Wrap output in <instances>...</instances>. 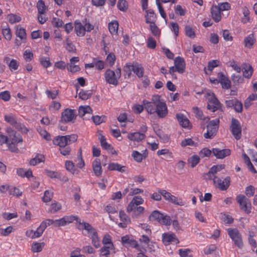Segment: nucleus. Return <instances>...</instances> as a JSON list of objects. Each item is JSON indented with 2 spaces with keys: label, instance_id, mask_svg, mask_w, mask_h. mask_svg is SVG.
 <instances>
[{
  "label": "nucleus",
  "instance_id": "obj_41",
  "mask_svg": "<svg viewBox=\"0 0 257 257\" xmlns=\"http://www.w3.org/2000/svg\"><path fill=\"white\" fill-rule=\"evenodd\" d=\"M44 161V156L42 155H37L35 158L30 160V164L32 166H35L41 162H43Z\"/></svg>",
  "mask_w": 257,
  "mask_h": 257
},
{
  "label": "nucleus",
  "instance_id": "obj_43",
  "mask_svg": "<svg viewBox=\"0 0 257 257\" xmlns=\"http://www.w3.org/2000/svg\"><path fill=\"white\" fill-rule=\"evenodd\" d=\"M8 20L11 24H14L19 22L21 20V18L20 16L11 14L7 16Z\"/></svg>",
  "mask_w": 257,
  "mask_h": 257
},
{
  "label": "nucleus",
  "instance_id": "obj_55",
  "mask_svg": "<svg viewBox=\"0 0 257 257\" xmlns=\"http://www.w3.org/2000/svg\"><path fill=\"white\" fill-rule=\"evenodd\" d=\"M136 210L132 212V217H138L142 214L145 211V208L142 206H139L135 209Z\"/></svg>",
  "mask_w": 257,
  "mask_h": 257
},
{
  "label": "nucleus",
  "instance_id": "obj_29",
  "mask_svg": "<svg viewBox=\"0 0 257 257\" xmlns=\"http://www.w3.org/2000/svg\"><path fill=\"white\" fill-rule=\"evenodd\" d=\"M108 169L111 171L116 170L122 173L125 172L126 167L117 163H112L108 165Z\"/></svg>",
  "mask_w": 257,
  "mask_h": 257
},
{
  "label": "nucleus",
  "instance_id": "obj_23",
  "mask_svg": "<svg viewBox=\"0 0 257 257\" xmlns=\"http://www.w3.org/2000/svg\"><path fill=\"white\" fill-rule=\"evenodd\" d=\"M145 135L140 132L130 133L127 135V138L132 141L140 142L145 138Z\"/></svg>",
  "mask_w": 257,
  "mask_h": 257
},
{
  "label": "nucleus",
  "instance_id": "obj_19",
  "mask_svg": "<svg viewBox=\"0 0 257 257\" xmlns=\"http://www.w3.org/2000/svg\"><path fill=\"white\" fill-rule=\"evenodd\" d=\"M4 61L8 65L11 71L17 70L20 65L19 62L17 60L14 59L11 60L8 56L4 57Z\"/></svg>",
  "mask_w": 257,
  "mask_h": 257
},
{
  "label": "nucleus",
  "instance_id": "obj_39",
  "mask_svg": "<svg viewBox=\"0 0 257 257\" xmlns=\"http://www.w3.org/2000/svg\"><path fill=\"white\" fill-rule=\"evenodd\" d=\"M89 236L92 240V243L95 248H98L100 246V241L98 237L96 231L94 233H92Z\"/></svg>",
  "mask_w": 257,
  "mask_h": 257
},
{
  "label": "nucleus",
  "instance_id": "obj_30",
  "mask_svg": "<svg viewBox=\"0 0 257 257\" xmlns=\"http://www.w3.org/2000/svg\"><path fill=\"white\" fill-rule=\"evenodd\" d=\"M144 104L147 112L150 114H153L155 113L156 105L154 104L153 101L149 102L147 100L143 101Z\"/></svg>",
  "mask_w": 257,
  "mask_h": 257
},
{
  "label": "nucleus",
  "instance_id": "obj_9",
  "mask_svg": "<svg viewBox=\"0 0 257 257\" xmlns=\"http://www.w3.org/2000/svg\"><path fill=\"white\" fill-rule=\"evenodd\" d=\"M76 116L75 110L66 108L61 113L60 121L63 123L72 122L76 118Z\"/></svg>",
  "mask_w": 257,
  "mask_h": 257
},
{
  "label": "nucleus",
  "instance_id": "obj_46",
  "mask_svg": "<svg viewBox=\"0 0 257 257\" xmlns=\"http://www.w3.org/2000/svg\"><path fill=\"white\" fill-rule=\"evenodd\" d=\"M53 194V192L49 190H46L42 197L43 201L46 203L50 202L52 199Z\"/></svg>",
  "mask_w": 257,
  "mask_h": 257
},
{
  "label": "nucleus",
  "instance_id": "obj_16",
  "mask_svg": "<svg viewBox=\"0 0 257 257\" xmlns=\"http://www.w3.org/2000/svg\"><path fill=\"white\" fill-rule=\"evenodd\" d=\"M217 77L219 79V83H221L223 89H228L230 87L231 82L230 80L222 72L218 73Z\"/></svg>",
  "mask_w": 257,
  "mask_h": 257
},
{
  "label": "nucleus",
  "instance_id": "obj_8",
  "mask_svg": "<svg viewBox=\"0 0 257 257\" xmlns=\"http://www.w3.org/2000/svg\"><path fill=\"white\" fill-rule=\"evenodd\" d=\"M231 131L232 135L237 140H239L241 137V127L239 121L232 118L231 122Z\"/></svg>",
  "mask_w": 257,
  "mask_h": 257
},
{
  "label": "nucleus",
  "instance_id": "obj_11",
  "mask_svg": "<svg viewBox=\"0 0 257 257\" xmlns=\"http://www.w3.org/2000/svg\"><path fill=\"white\" fill-rule=\"evenodd\" d=\"M7 132L8 134L9 142L13 143H22L23 139L22 137L11 127L7 129Z\"/></svg>",
  "mask_w": 257,
  "mask_h": 257
},
{
  "label": "nucleus",
  "instance_id": "obj_14",
  "mask_svg": "<svg viewBox=\"0 0 257 257\" xmlns=\"http://www.w3.org/2000/svg\"><path fill=\"white\" fill-rule=\"evenodd\" d=\"M220 106V103L217 98L212 95L209 98L207 108L212 112H215Z\"/></svg>",
  "mask_w": 257,
  "mask_h": 257
},
{
  "label": "nucleus",
  "instance_id": "obj_15",
  "mask_svg": "<svg viewBox=\"0 0 257 257\" xmlns=\"http://www.w3.org/2000/svg\"><path fill=\"white\" fill-rule=\"evenodd\" d=\"M212 153L217 159H223L225 157L229 156L231 151L228 149L221 150L218 148H213Z\"/></svg>",
  "mask_w": 257,
  "mask_h": 257
},
{
  "label": "nucleus",
  "instance_id": "obj_4",
  "mask_svg": "<svg viewBox=\"0 0 257 257\" xmlns=\"http://www.w3.org/2000/svg\"><path fill=\"white\" fill-rule=\"evenodd\" d=\"M236 200L239 204L240 209L247 214L251 212V204L250 200L244 195L239 194L236 197Z\"/></svg>",
  "mask_w": 257,
  "mask_h": 257
},
{
  "label": "nucleus",
  "instance_id": "obj_60",
  "mask_svg": "<svg viewBox=\"0 0 257 257\" xmlns=\"http://www.w3.org/2000/svg\"><path fill=\"white\" fill-rule=\"evenodd\" d=\"M181 145L183 147H186L187 146H195V143L191 138H188L182 141Z\"/></svg>",
  "mask_w": 257,
  "mask_h": 257
},
{
  "label": "nucleus",
  "instance_id": "obj_12",
  "mask_svg": "<svg viewBox=\"0 0 257 257\" xmlns=\"http://www.w3.org/2000/svg\"><path fill=\"white\" fill-rule=\"evenodd\" d=\"M162 241L165 245L169 244L170 242L174 243H179V241L174 233H164L162 234Z\"/></svg>",
  "mask_w": 257,
  "mask_h": 257
},
{
  "label": "nucleus",
  "instance_id": "obj_7",
  "mask_svg": "<svg viewBox=\"0 0 257 257\" xmlns=\"http://www.w3.org/2000/svg\"><path fill=\"white\" fill-rule=\"evenodd\" d=\"M5 120L15 128L23 132H27V128L22 123L18 122L15 116L12 114L6 115L5 116Z\"/></svg>",
  "mask_w": 257,
  "mask_h": 257
},
{
  "label": "nucleus",
  "instance_id": "obj_3",
  "mask_svg": "<svg viewBox=\"0 0 257 257\" xmlns=\"http://www.w3.org/2000/svg\"><path fill=\"white\" fill-rule=\"evenodd\" d=\"M78 138L76 134L67 135L65 136H58L53 140L54 144L59 146V148L75 142Z\"/></svg>",
  "mask_w": 257,
  "mask_h": 257
},
{
  "label": "nucleus",
  "instance_id": "obj_35",
  "mask_svg": "<svg viewBox=\"0 0 257 257\" xmlns=\"http://www.w3.org/2000/svg\"><path fill=\"white\" fill-rule=\"evenodd\" d=\"M65 167L67 171H69L73 174H78V170H77L74 166V163L70 161H66L65 162Z\"/></svg>",
  "mask_w": 257,
  "mask_h": 257
},
{
  "label": "nucleus",
  "instance_id": "obj_27",
  "mask_svg": "<svg viewBox=\"0 0 257 257\" xmlns=\"http://www.w3.org/2000/svg\"><path fill=\"white\" fill-rule=\"evenodd\" d=\"M177 119L179 124L183 127H187L190 121L189 119L183 114L179 113L176 114Z\"/></svg>",
  "mask_w": 257,
  "mask_h": 257
},
{
  "label": "nucleus",
  "instance_id": "obj_21",
  "mask_svg": "<svg viewBox=\"0 0 257 257\" xmlns=\"http://www.w3.org/2000/svg\"><path fill=\"white\" fill-rule=\"evenodd\" d=\"M100 255L106 256L110 254H114L115 252V248L113 245H103L99 250Z\"/></svg>",
  "mask_w": 257,
  "mask_h": 257
},
{
  "label": "nucleus",
  "instance_id": "obj_18",
  "mask_svg": "<svg viewBox=\"0 0 257 257\" xmlns=\"http://www.w3.org/2000/svg\"><path fill=\"white\" fill-rule=\"evenodd\" d=\"M144 200L143 198L140 196H136L133 197V199L127 205V211H131L134 208V205H140L143 204Z\"/></svg>",
  "mask_w": 257,
  "mask_h": 257
},
{
  "label": "nucleus",
  "instance_id": "obj_47",
  "mask_svg": "<svg viewBox=\"0 0 257 257\" xmlns=\"http://www.w3.org/2000/svg\"><path fill=\"white\" fill-rule=\"evenodd\" d=\"M185 34L188 37L193 39L195 37V33L193 29L190 26H186L185 27Z\"/></svg>",
  "mask_w": 257,
  "mask_h": 257
},
{
  "label": "nucleus",
  "instance_id": "obj_59",
  "mask_svg": "<svg viewBox=\"0 0 257 257\" xmlns=\"http://www.w3.org/2000/svg\"><path fill=\"white\" fill-rule=\"evenodd\" d=\"M120 219L121 221L125 222L128 224H129L131 222V220L130 218L128 217V216L125 213V212L121 210L119 211V213Z\"/></svg>",
  "mask_w": 257,
  "mask_h": 257
},
{
  "label": "nucleus",
  "instance_id": "obj_61",
  "mask_svg": "<svg viewBox=\"0 0 257 257\" xmlns=\"http://www.w3.org/2000/svg\"><path fill=\"white\" fill-rule=\"evenodd\" d=\"M45 230V229L44 228V227L40 224V226L37 228V230L34 231V234L35 235V238L40 237L43 233Z\"/></svg>",
  "mask_w": 257,
  "mask_h": 257
},
{
  "label": "nucleus",
  "instance_id": "obj_36",
  "mask_svg": "<svg viewBox=\"0 0 257 257\" xmlns=\"http://www.w3.org/2000/svg\"><path fill=\"white\" fill-rule=\"evenodd\" d=\"M118 23L116 21H113L108 24V29L112 35H116L117 33Z\"/></svg>",
  "mask_w": 257,
  "mask_h": 257
},
{
  "label": "nucleus",
  "instance_id": "obj_42",
  "mask_svg": "<svg viewBox=\"0 0 257 257\" xmlns=\"http://www.w3.org/2000/svg\"><path fill=\"white\" fill-rule=\"evenodd\" d=\"M200 157L197 155H193L188 159V163L192 168L195 167L200 162Z\"/></svg>",
  "mask_w": 257,
  "mask_h": 257
},
{
  "label": "nucleus",
  "instance_id": "obj_53",
  "mask_svg": "<svg viewBox=\"0 0 257 257\" xmlns=\"http://www.w3.org/2000/svg\"><path fill=\"white\" fill-rule=\"evenodd\" d=\"M61 208V204L58 202H55L54 203H52L51 205L50 208L49 209V211L51 213H55L58 211V210H60Z\"/></svg>",
  "mask_w": 257,
  "mask_h": 257
},
{
  "label": "nucleus",
  "instance_id": "obj_62",
  "mask_svg": "<svg viewBox=\"0 0 257 257\" xmlns=\"http://www.w3.org/2000/svg\"><path fill=\"white\" fill-rule=\"evenodd\" d=\"M115 61V56L113 53H109L106 59V61L107 63H108L110 66H112L114 64Z\"/></svg>",
  "mask_w": 257,
  "mask_h": 257
},
{
  "label": "nucleus",
  "instance_id": "obj_24",
  "mask_svg": "<svg viewBox=\"0 0 257 257\" xmlns=\"http://www.w3.org/2000/svg\"><path fill=\"white\" fill-rule=\"evenodd\" d=\"M92 166L94 174L97 177L100 176L102 174V168L100 160L96 159L93 162Z\"/></svg>",
  "mask_w": 257,
  "mask_h": 257
},
{
  "label": "nucleus",
  "instance_id": "obj_58",
  "mask_svg": "<svg viewBox=\"0 0 257 257\" xmlns=\"http://www.w3.org/2000/svg\"><path fill=\"white\" fill-rule=\"evenodd\" d=\"M103 245H113L111 241V236L108 234H105L102 239Z\"/></svg>",
  "mask_w": 257,
  "mask_h": 257
},
{
  "label": "nucleus",
  "instance_id": "obj_37",
  "mask_svg": "<svg viewBox=\"0 0 257 257\" xmlns=\"http://www.w3.org/2000/svg\"><path fill=\"white\" fill-rule=\"evenodd\" d=\"M44 246V242H34L31 245V249L33 252H39L42 251Z\"/></svg>",
  "mask_w": 257,
  "mask_h": 257
},
{
  "label": "nucleus",
  "instance_id": "obj_6",
  "mask_svg": "<svg viewBox=\"0 0 257 257\" xmlns=\"http://www.w3.org/2000/svg\"><path fill=\"white\" fill-rule=\"evenodd\" d=\"M219 120L214 119L211 120L207 125V132L204 134L206 139L213 138L218 130Z\"/></svg>",
  "mask_w": 257,
  "mask_h": 257
},
{
  "label": "nucleus",
  "instance_id": "obj_40",
  "mask_svg": "<svg viewBox=\"0 0 257 257\" xmlns=\"http://www.w3.org/2000/svg\"><path fill=\"white\" fill-rule=\"evenodd\" d=\"M37 8L39 14L44 15L46 13V7L43 1H38L37 4Z\"/></svg>",
  "mask_w": 257,
  "mask_h": 257
},
{
  "label": "nucleus",
  "instance_id": "obj_22",
  "mask_svg": "<svg viewBox=\"0 0 257 257\" xmlns=\"http://www.w3.org/2000/svg\"><path fill=\"white\" fill-rule=\"evenodd\" d=\"M211 14L212 19L216 22H218L221 20V15L219 8L217 6H213L211 8Z\"/></svg>",
  "mask_w": 257,
  "mask_h": 257
},
{
  "label": "nucleus",
  "instance_id": "obj_1",
  "mask_svg": "<svg viewBox=\"0 0 257 257\" xmlns=\"http://www.w3.org/2000/svg\"><path fill=\"white\" fill-rule=\"evenodd\" d=\"M159 95H155L152 97V101L156 105L155 113L160 118H164L168 114V108L166 103L161 100Z\"/></svg>",
  "mask_w": 257,
  "mask_h": 257
},
{
  "label": "nucleus",
  "instance_id": "obj_34",
  "mask_svg": "<svg viewBox=\"0 0 257 257\" xmlns=\"http://www.w3.org/2000/svg\"><path fill=\"white\" fill-rule=\"evenodd\" d=\"M16 35L17 37H19L22 40L26 39V32L24 28L20 26L16 27Z\"/></svg>",
  "mask_w": 257,
  "mask_h": 257
},
{
  "label": "nucleus",
  "instance_id": "obj_32",
  "mask_svg": "<svg viewBox=\"0 0 257 257\" xmlns=\"http://www.w3.org/2000/svg\"><path fill=\"white\" fill-rule=\"evenodd\" d=\"M255 42V38L253 34H249L244 39L245 47L251 48Z\"/></svg>",
  "mask_w": 257,
  "mask_h": 257
},
{
  "label": "nucleus",
  "instance_id": "obj_64",
  "mask_svg": "<svg viewBox=\"0 0 257 257\" xmlns=\"http://www.w3.org/2000/svg\"><path fill=\"white\" fill-rule=\"evenodd\" d=\"M53 26L57 28L61 27L64 24L63 21L59 18H54L52 21Z\"/></svg>",
  "mask_w": 257,
  "mask_h": 257
},
{
  "label": "nucleus",
  "instance_id": "obj_2",
  "mask_svg": "<svg viewBox=\"0 0 257 257\" xmlns=\"http://www.w3.org/2000/svg\"><path fill=\"white\" fill-rule=\"evenodd\" d=\"M121 69L117 68L115 71L107 69L104 73V78L106 82L114 86L118 84V80L121 77Z\"/></svg>",
  "mask_w": 257,
  "mask_h": 257
},
{
  "label": "nucleus",
  "instance_id": "obj_28",
  "mask_svg": "<svg viewBox=\"0 0 257 257\" xmlns=\"http://www.w3.org/2000/svg\"><path fill=\"white\" fill-rule=\"evenodd\" d=\"M148 155L147 150H146L143 154L139 153L137 151H134L132 153V157L134 160L138 162H141L143 159H145Z\"/></svg>",
  "mask_w": 257,
  "mask_h": 257
},
{
  "label": "nucleus",
  "instance_id": "obj_45",
  "mask_svg": "<svg viewBox=\"0 0 257 257\" xmlns=\"http://www.w3.org/2000/svg\"><path fill=\"white\" fill-rule=\"evenodd\" d=\"M230 180L229 177H227L223 180H222L219 189L222 191L226 190L229 186Z\"/></svg>",
  "mask_w": 257,
  "mask_h": 257
},
{
  "label": "nucleus",
  "instance_id": "obj_10",
  "mask_svg": "<svg viewBox=\"0 0 257 257\" xmlns=\"http://www.w3.org/2000/svg\"><path fill=\"white\" fill-rule=\"evenodd\" d=\"M228 234L230 237L234 241V244L239 248L242 246V242L241 240V235L236 229H228Z\"/></svg>",
  "mask_w": 257,
  "mask_h": 257
},
{
  "label": "nucleus",
  "instance_id": "obj_25",
  "mask_svg": "<svg viewBox=\"0 0 257 257\" xmlns=\"http://www.w3.org/2000/svg\"><path fill=\"white\" fill-rule=\"evenodd\" d=\"M146 14L145 16L146 22L149 24L155 23L156 17L154 11L151 9L147 10Z\"/></svg>",
  "mask_w": 257,
  "mask_h": 257
},
{
  "label": "nucleus",
  "instance_id": "obj_56",
  "mask_svg": "<svg viewBox=\"0 0 257 257\" xmlns=\"http://www.w3.org/2000/svg\"><path fill=\"white\" fill-rule=\"evenodd\" d=\"M23 56L26 61L30 62L33 58V54L30 50H26L24 53Z\"/></svg>",
  "mask_w": 257,
  "mask_h": 257
},
{
  "label": "nucleus",
  "instance_id": "obj_49",
  "mask_svg": "<svg viewBox=\"0 0 257 257\" xmlns=\"http://www.w3.org/2000/svg\"><path fill=\"white\" fill-rule=\"evenodd\" d=\"M159 223L165 225H170L171 223V218L167 215L162 214V217H161Z\"/></svg>",
  "mask_w": 257,
  "mask_h": 257
},
{
  "label": "nucleus",
  "instance_id": "obj_50",
  "mask_svg": "<svg viewBox=\"0 0 257 257\" xmlns=\"http://www.w3.org/2000/svg\"><path fill=\"white\" fill-rule=\"evenodd\" d=\"M66 49L70 52H74L75 50V47L72 44V42L69 40L68 37L66 38Z\"/></svg>",
  "mask_w": 257,
  "mask_h": 257
},
{
  "label": "nucleus",
  "instance_id": "obj_33",
  "mask_svg": "<svg viewBox=\"0 0 257 257\" xmlns=\"http://www.w3.org/2000/svg\"><path fill=\"white\" fill-rule=\"evenodd\" d=\"M99 140L101 144V147L105 150H107L108 151H110V152L113 154V152L111 150H113L111 146L108 144L106 142V139L104 136L101 135L99 137Z\"/></svg>",
  "mask_w": 257,
  "mask_h": 257
},
{
  "label": "nucleus",
  "instance_id": "obj_44",
  "mask_svg": "<svg viewBox=\"0 0 257 257\" xmlns=\"http://www.w3.org/2000/svg\"><path fill=\"white\" fill-rule=\"evenodd\" d=\"M63 219L64 220L65 225L72 223L74 220H76L77 223H78L79 220H80L77 216L73 215L70 216H65L63 217Z\"/></svg>",
  "mask_w": 257,
  "mask_h": 257
},
{
  "label": "nucleus",
  "instance_id": "obj_26",
  "mask_svg": "<svg viewBox=\"0 0 257 257\" xmlns=\"http://www.w3.org/2000/svg\"><path fill=\"white\" fill-rule=\"evenodd\" d=\"M75 31L78 36H84L85 34L84 26L78 21L75 22Z\"/></svg>",
  "mask_w": 257,
  "mask_h": 257
},
{
  "label": "nucleus",
  "instance_id": "obj_57",
  "mask_svg": "<svg viewBox=\"0 0 257 257\" xmlns=\"http://www.w3.org/2000/svg\"><path fill=\"white\" fill-rule=\"evenodd\" d=\"M150 28L151 32L155 36H158L160 34V31L158 27L155 24V23L150 24Z\"/></svg>",
  "mask_w": 257,
  "mask_h": 257
},
{
  "label": "nucleus",
  "instance_id": "obj_38",
  "mask_svg": "<svg viewBox=\"0 0 257 257\" xmlns=\"http://www.w3.org/2000/svg\"><path fill=\"white\" fill-rule=\"evenodd\" d=\"M161 217H162V213L158 210L153 211L149 216V219L152 221H157L159 223Z\"/></svg>",
  "mask_w": 257,
  "mask_h": 257
},
{
  "label": "nucleus",
  "instance_id": "obj_51",
  "mask_svg": "<svg viewBox=\"0 0 257 257\" xmlns=\"http://www.w3.org/2000/svg\"><path fill=\"white\" fill-rule=\"evenodd\" d=\"M169 202L179 206H183L184 205V202L181 198H178L173 195H172Z\"/></svg>",
  "mask_w": 257,
  "mask_h": 257
},
{
  "label": "nucleus",
  "instance_id": "obj_48",
  "mask_svg": "<svg viewBox=\"0 0 257 257\" xmlns=\"http://www.w3.org/2000/svg\"><path fill=\"white\" fill-rule=\"evenodd\" d=\"M92 110L89 106H80L79 108L78 112L80 115H84L85 113H91Z\"/></svg>",
  "mask_w": 257,
  "mask_h": 257
},
{
  "label": "nucleus",
  "instance_id": "obj_52",
  "mask_svg": "<svg viewBox=\"0 0 257 257\" xmlns=\"http://www.w3.org/2000/svg\"><path fill=\"white\" fill-rule=\"evenodd\" d=\"M117 6L120 11L123 12L126 11L127 9V3L125 0H119Z\"/></svg>",
  "mask_w": 257,
  "mask_h": 257
},
{
  "label": "nucleus",
  "instance_id": "obj_17",
  "mask_svg": "<svg viewBox=\"0 0 257 257\" xmlns=\"http://www.w3.org/2000/svg\"><path fill=\"white\" fill-rule=\"evenodd\" d=\"M78 229L79 230H85L87 231L89 235L92 233H94L96 230L89 223L84 221L79 220Z\"/></svg>",
  "mask_w": 257,
  "mask_h": 257
},
{
  "label": "nucleus",
  "instance_id": "obj_54",
  "mask_svg": "<svg viewBox=\"0 0 257 257\" xmlns=\"http://www.w3.org/2000/svg\"><path fill=\"white\" fill-rule=\"evenodd\" d=\"M40 62L41 65L45 68H48L51 65L48 57H41L40 58Z\"/></svg>",
  "mask_w": 257,
  "mask_h": 257
},
{
  "label": "nucleus",
  "instance_id": "obj_63",
  "mask_svg": "<svg viewBox=\"0 0 257 257\" xmlns=\"http://www.w3.org/2000/svg\"><path fill=\"white\" fill-rule=\"evenodd\" d=\"M18 144L9 142L7 144L9 150L13 153H18L19 152V149L16 146Z\"/></svg>",
  "mask_w": 257,
  "mask_h": 257
},
{
  "label": "nucleus",
  "instance_id": "obj_31",
  "mask_svg": "<svg viewBox=\"0 0 257 257\" xmlns=\"http://www.w3.org/2000/svg\"><path fill=\"white\" fill-rule=\"evenodd\" d=\"M243 69L242 73L243 76L246 78H250L253 72L252 67L249 64H244Z\"/></svg>",
  "mask_w": 257,
  "mask_h": 257
},
{
  "label": "nucleus",
  "instance_id": "obj_13",
  "mask_svg": "<svg viewBox=\"0 0 257 257\" xmlns=\"http://www.w3.org/2000/svg\"><path fill=\"white\" fill-rule=\"evenodd\" d=\"M174 65L176 67L177 72L182 74L185 71L186 64L184 59L180 56H178L174 59Z\"/></svg>",
  "mask_w": 257,
  "mask_h": 257
},
{
  "label": "nucleus",
  "instance_id": "obj_5",
  "mask_svg": "<svg viewBox=\"0 0 257 257\" xmlns=\"http://www.w3.org/2000/svg\"><path fill=\"white\" fill-rule=\"evenodd\" d=\"M123 70L130 76L132 71H133L139 78L142 77L144 75V68L141 64H135L131 65L126 64L124 67Z\"/></svg>",
  "mask_w": 257,
  "mask_h": 257
},
{
  "label": "nucleus",
  "instance_id": "obj_20",
  "mask_svg": "<svg viewBox=\"0 0 257 257\" xmlns=\"http://www.w3.org/2000/svg\"><path fill=\"white\" fill-rule=\"evenodd\" d=\"M121 242L123 245L126 247H133L137 248L138 246L137 241L134 239H130L127 235L121 237Z\"/></svg>",
  "mask_w": 257,
  "mask_h": 257
}]
</instances>
